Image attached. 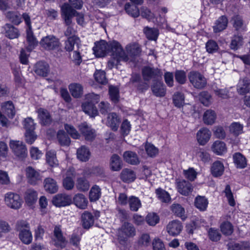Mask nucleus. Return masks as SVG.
I'll use <instances>...</instances> for the list:
<instances>
[{"instance_id": "f257e3e1", "label": "nucleus", "mask_w": 250, "mask_h": 250, "mask_svg": "<svg viewBox=\"0 0 250 250\" xmlns=\"http://www.w3.org/2000/svg\"><path fill=\"white\" fill-rule=\"evenodd\" d=\"M93 50L96 57H103L110 53L111 56L113 58L122 59L125 61L129 60L121 44L116 41L107 42L104 40H101L95 43Z\"/></svg>"}, {"instance_id": "f03ea898", "label": "nucleus", "mask_w": 250, "mask_h": 250, "mask_svg": "<svg viewBox=\"0 0 250 250\" xmlns=\"http://www.w3.org/2000/svg\"><path fill=\"white\" fill-rule=\"evenodd\" d=\"M61 11L65 23L67 25H69L71 23V19L74 16L78 17L77 21L79 24H81L83 22V17L72 8V6L68 3H64L61 6Z\"/></svg>"}, {"instance_id": "7ed1b4c3", "label": "nucleus", "mask_w": 250, "mask_h": 250, "mask_svg": "<svg viewBox=\"0 0 250 250\" xmlns=\"http://www.w3.org/2000/svg\"><path fill=\"white\" fill-rule=\"evenodd\" d=\"M41 46L47 51L57 50L60 47L59 39L53 35L43 37L40 42Z\"/></svg>"}, {"instance_id": "20e7f679", "label": "nucleus", "mask_w": 250, "mask_h": 250, "mask_svg": "<svg viewBox=\"0 0 250 250\" xmlns=\"http://www.w3.org/2000/svg\"><path fill=\"white\" fill-rule=\"evenodd\" d=\"M188 79L194 87L198 89L203 88L207 84L206 78L198 72H190L188 75Z\"/></svg>"}, {"instance_id": "39448f33", "label": "nucleus", "mask_w": 250, "mask_h": 250, "mask_svg": "<svg viewBox=\"0 0 250 250\" xmlns=\"http://www.w3.org/2000/svg\"><path fill=\"white\" fill-rule=\"evenodd\" d=\"M5 202L9 208L17 209L21 207L22 200L18 194L10 192L5 194Z\"/></svg>"}, {"instance_id": "423d86ee", "label": "nucleus", "mask_w": 250, "mask_h": 250, "mask_svg": "<svg viewBox=\"0 0 250 250\" xmlns=\"http://www.w3.org/2000/svg\"><path fill=\"white\" fill-rule=\"evenodd\" d=\"M26 176L27 182L31 185H36L41 183L42 176L39 171L36 170L32 167L29 166L25 169Z\"/></svg>"}, {"instance_id": "0eeeda50", "label": "nucleus", "mask_w": 250, "mask_h": 250, "mask_svg": "<svg viewBox=\"0 0 250 250\" xmlns=\"http://www.w3.org/2000/svg\"><path fill=\"white\" fill-rule=\"evenodd\" d=\"M10 147L17 157L24 158L27 156V149L23 142L11 141L10 142Z\"/></svg>"}, {"instance_id": "6e6552de", "label": "nucleus", "mask_w": 250, "mask_h": 250, "mask_svg": "<svg viewBox=\"0 0 250 250\" xmlns=\"http://www.w3.org/2000/svg\"><path fill=\"white\" fill-rule=\"evenodd\" d=\"M143 79L145 81H149L152 79L161 77L162 72L160 70L154 69L149 66H145L142 71Z\"/></svg>"}, {"instance_id": "1a4fd4ad", "label": "nucleus", "mask_w": 250, "mask_h": 250, "mask_svg": "<svg viewBox=\"0 0 250 250\" xmlns=\"http://www.w3.org/2000/svg\"><path fill=\"white\" fill-rule=\"evenodd\" d=\"M52 202L56 207H65L71 204L72 199L69 195L64 194H58L53 197Z\"/></svg>"}, {"instance_id": "9d476101", "label": "nucleus", "mask_w": 250, "mask_h": 250, "mask_svg": "<svg viewBox=\"0 0 250 250\" xmlns=\"http://www.w3.org/2000/svg\"><path fill=\"white\" fill-rule=\"evenodd\" d=\"M79 130L87 141L92 142L96 137L95 131L85 123L79 125Z\"/></svg>"}, {"instance_id": "9b49d317", "label": "nucleus", "mask_w": 250, "mask_h": 250, "mask_svg": "<svg viewBox=\"0 0 250 250\" xmlns=\"http://www.w3.org/2000/svg\"><path fill=\"white\" fill-rule=\"evenodd\" d=\"M40 123L44 126H49L52 123L53 119L49 111L44 108H40L37 110Z\"/></svg>"}, {"instance_id": "f8f14e48", "label": "nucleus", "mask_w": 250, "mask_h": 250, "mask_svg": "<svg viewBox=\"0 0 250 250\" xmlns=\"http://www.w3.org/2000/svg\"><path fill=\"white\" fill-rule=\"evenodd\" d=\"M211 133L207 128H201L197 133L196 137L199 144L205 145L210 139Z\"/></svg>"}, {"instance_id": "ddd939ff", "label": "nucleus", "mask_w": 250, "mask_h": 250, "mask_svg": "<svg viewBox=\"0 0 250 250\" xmlns=\"http://www.w3.org/2000/svg\"><path fill=\"white\" fill-rule=\"evenodd\" d=\"M82 226L85 229H89L94 223L95 218L90 212L84 211L81 215Z\"/></svg>"}, {"instance_id": "4468645a", "label": "nucleus", "mask_w": 250, "mask_h": 250, "mask_svg": "<svg viewBox=\"0 0 250 250\" xmlns=\"http://www.w3.org/2000/svg\"><path fill=\"white\" fill-rule=\"evenodd\" d=\"M153 94L156 97H164L166 93V89L164 84L159 81L154 82L151 85Z\"/></svg>"}, {"instance_id": "2eb2a0df", "label": "nucleus", "mask_w": 250, "mask_h": 250, "mask_svg": "<svg viewBox=\"0 0 250 250\" xmlns=\"http://www.w3.org/2000/svg\"><path fill=\"white\" fill-rule=\"evenodd\" d=\"M177 187L178 192L185 196L188 195L193 190L192 185L184 180L177 183Z\"/></svg>"}, {"instance_id": "dca6fc26", "label": "nucleus", "mask_w": 250, "mask_h": 250, "mask_svg": "<svg viewBox=\"0 0 250 250\" xmlns=\"http://www.w3.org/2000/svg\"><path fill=\"white\" fill-rule=\"evenodd\" d=\"M182 229V223L178 220H173L169 222L167 227V232L170 234H179Z\"/></svg>"}, {"instance_id": "f3484780", "label": "nucleus", "mask_w": 250, "mask_h": 250, "mask_svg": "<svg viewBox=\"0 0 250 250\" xmlns=\"http://www.w3.org/2000/svg\"><path fill=\"white\" fill-rule=\"evenodd\" d=\"M233 27L238 32H242L246 30L247 26L242 18L239 15H235L232 17Z\"/></svg>"}, {"instance_id": "a211bd4d", "label": "nucleus", "mask_w": 250, "mask_h": 250, "mask_svg": "<svg viewBox=\"0 0 250 250\" xmlns=\"http://www.w3.org/2000/svg\"><path fill=\"white\" fill-rule=\"evenodd\" d=\"M250 90V80L247 78L240 79L237 85V90L240 95L248 93Z\"/></svg>"}, {"instance_id": "6ab92c4d", "label": "nucleus", "mask_w": 250, "mask_h": 250, "mask_svg": "<svg viewBox=\"0 0 250 250\" xmlns=\"http://www.w3.org/2000/svg\"><path fill=\"white\" fill-rule=\"evenodd\" d=\"M109 166L110 169L113 171H120L122 168V161L116 154H113L110 159Z\"/></svg>"}, {"instance_id": "aec40b11", "label": "nucleus", "mask_w": 250, "mask_h": 250, "mask_svg": "<svg viewBox=\"0 0 250 250\" xmlns=\"http://www.w3.org/2000/svg\"><path fill=\"white\" fill-rule=\"evenodd\" d=\"M124 160L128 164L132 165H137L140 160L137 154L133 151H126L123 154Z\"/></svg>"}, {"instance_id": "412c9836", "label": "nucleus", "mask_w": 250, "mask_h": 250, "mask_svg": "<svg viewBox=\"0 0 250 250\" xmlns=\"http://www.w3.org/2000/svg\"><path fill=\"white\" fill-rule=\"evenodd\" d=\"M120 122V118L116 113L113 112L108 114L107 120V125L113 131L118 130Z\"/></svg>"}, {"instance_id": "4be33fe9", "label": "nucleus", "mask_w": 250, "mask_h": 250, "mask_svg": "<svg viewBox=\"0 0 250 250\" xmlns=\"http://www.w3.org/2000/svg\"><path fill=\"white\" fill-rule=\"evenodd\" d=\"M121 179L125 183H130L136 179V174L134 171L129 168L122 170L120 174Z\"/></svg>"}, {"instance_id": "5701e85b", "label": "nucleus", "mask_w": 250, "mask_h": 250, "mask_svg": "<svg viewBox=\"0 0 250 250\" xmlns=\"http://www.w3.org/2000/svg\"><path fill=\"white\" fill-rule=\"evenodd\" d=\"M34 71L38 75L46 77L49 72V65L46 62H39L36 64Z\"/></svg>"}, {"instance_id": "b1692460", "label": "nucleus", "mask_w": 250, "mask_h": 250, "mask_svg": "<svg viewBox=\"0 0 250 250\" xmlns=\"http://www.w3.org/2000/svg\"><path fill=\"white\" fill-rule=\"evenodd\" d=\"M73 202L79 208L84 209L87 206L88 200L83 194L78 193L73 197Z\"/></svg>"}, {"instance_id": "393cba45", "label": "nucleus", "mask_w": 250, "mask_h": 250, "mask_svg": "<svg viewBox=\"0 0 250 250\" xmlns=\"http://www.w3.org/2000/svg\"><path fill=\"white\" fill-rule=\"evenodd\" d=\"M57 140L61 146H69L71 143L70 139L66 132L63 130H59L57 133Z\"/></svg>"}, {"instance_id": "a878e982", "label": "nucleus", "mask_w": 250, "mask_h": 250, "mask_svg": "<svg viewBox=\"0 0 250 250\" xmlns=\"http://www.w3.org/2000/svg\"><path fill=\"white\" fill-rule=\"evenodd\" d=\"M45 190L50 193H54L58 191L56 182L52 178H46L43 182Z\"/></svg>"}, {"instance_id": "bb28decb", "label": "nucleus", "mask_w": 250, "mask_h": 250, "mask_svg": "<svg viewBox=\"0 0 250 250\" xmlns=\"http://www.w3.org/2000/svg\"><path fill=\"white\" fill-rule=\"evenodd\" d=\"M224 171L223 164L219 161L214 162L211 167V172L215 177H220L223 175Z\"/></svg>"}, {"instance_id": "cd10ccee", "label": "nucleus", "mask_w": 250, "mask_h": 250, "mask_svg": "<svg viewBox=\"0 0 250 250\" xmlns=\"http://www.w3.org/2000/svg\"><path fill=\"white\" fill-rule=\"evenodd\" d=\"M233 160L237 168H244L247 165L246 158L240 152L235 153L233 155Z\"/></svg>"}, {"instance_id": "c85d7f7f", "label": "nucleus", "mask_w": 250, "mask_h": 250, "mask_svg": "<svg viewBox=\"0 0 250 250\" xmlns=\"http://www.w3.org/2000/svg\"><path fill=\"white\" fill-rule=\"evenodd\" d=\"M16 229L19 234H31L29 224L25 221H18L16 225Z\"/></svg>"}, {"instance_id": "c756f323", "label": "nucleus", "mask_w": 250, "mask_h": 250, "mask_svg": "<svg viewBox=\"0 0 250 250\" xmlns=\"http://www.w3.org/2000/svg\"><path fill=\"white\" fill-rule=\"evenodd\" d=\"M83 111L90 116L94 117L98 115V110L95 104H91L87 102H84L82 104Z\"/></svg>"}, {"instance_id": "7c9ffc66", "label": "nucleus", "mask_w": 250, "mask_h": 250, "mask_svg": "<svg viewBox=\"0 0 250 250\" xmlns=\"http://www.w3.org/2000/svg\"><path fill=\"white\" fill-rule=\"evenodd\" d=\"M4 28L5 31V36L8 38L13 39L17 38L19 36L20 33L18 29L13 25L7 23L5 25Z\"/></svg>"}, {"instance_id": "2f4dec72", "label": "nucleus", "mask_w": 250, "mask_h": 250, "mask_svg": "<svg viewBox=\"0 0 250 250\" xmlns=\"http://www.w3.org/2000/svg\"><path fill=\"white\" fill-rule=\"evenodd\" d=\"M37 193L33 189H28L25 192L24 199L26 203L29 206L33 205L37 200Z\"/></svg>"}, {"instance_id": "473e14b6", "label": "nucleus", "mask_w": 250, "mask_h": 250, "mask_svg": "<svg viewBox=\"0 0 250 250\" xmlns=\"http://www.w3.org/2000/svg\"><path fill=\"white\" fill-rule=\"evenodd\" d=\"M170 209L175 215L180 217L183 220L187 218L185 208L180 204H173L170 207Z\"/></svg>"}, {"instance_id": "72a5a7b5", "label": "nucleus", "mask_w": 250, "mask_h": 250, "mask_svg": "<svg viewBox=\"0 0 250 250\" xmlns=\"http://www.w3.org/2000/svg\"><path fill=\"white\" fill-rule=\"evenodd\" d=\"M2 112L5 114L10 118H13L15 114L14 106L12 102L8 101L1 105Z\"/></svg>"}, {"instance_id": "f704fd0d", "label": "nucleus", "mask_w": 250, "mask_h": 250, "mask_svg": "<svg viewBox=\"0 0 250 250\" xmlns=\"http://www.w3.org/2000/svg\"><path fill=\"white\" fill-rule=\"evenodd\" d=\"M77 155L80 161L86 162L90 158V152L87 147L83 146L77 149Z\"/></svg>"}, {"instance_id": "c9c22d12", "label": "nucleus", "mask_w": 250, "mask_h": 250, "mask_svg": "<svg viewBox=\"0 0 250 250\" xmlns=\"http://www.w3.org/2000/svg\"><path fill=\"white\" fill-rule=\"evenodd\" d=\"M80 42V39L78 37L75 35L69 37L67 40L65 41L64 49L67 51H71L74 49L75 44H76L78 48L79 47Z\"/></svg>"}, {"instance_id": "e433bc0d", "label": "nucleus", "mask_w": 250, "mask_h": 250, "mask_svg": "<svg viewBox=\"0 0 250 250\" xmlns=\"http://www.w3.org/2000/svg\"><path fill=\"white\" fill-rule=\"evenodd\" d=\"M228 23L227 18L225 16H221L216 21L215 25L213 26L214 31L219 32L223 31L227 27Z\"/></svg>"}, {"instance_id": "4c0bfd02", "label": "nucleus", "mask_w": 250, "mask_h": 250, "mask_svg": "<svg viewBox=\"0 0 250 250\" xmlns=\"http://www.w3.org/2000/svg\"><path fill=\"white\" fill-rule=\"evenodd\" d=\"M69 89L72 96L74 98H79L83 94V88L79 83H71L69 85Z\"/></svg>"}, {"instance_id": "58836bf2", "label": "nucleus", "mask_w": 250, "mask_h": 250, "mask_svg": "<svg viewBox=\"0 0 250 250\" xmlns=\"http://www.w3.org/2000/svg\"><path fill=\"white\" fill-rule=\"evenodd\" d=\"M26 40L28 43L27 46V49L31 51L35 46L37 45V42L36 39L33 35L31 29H30V28H28L26 30Z\"/></svg>"}, {"instance_id": "ea45409f", "label": "nucleus", "mask_w": 250, "mask_h": 250, "mask_svg": "<svg viewBox=\"0 0 250 250\" xmlns=\"http://www.w3.org/2000/svg\"><path fill=\"white\" fill-rule=\"evenodd\" d=\"M46 160L48 164L51 167H58L59 166L58 161L56 158L55 151H49L46 153Z\"/></svg>"}, {"instance_id": "a19ab883", "label": "nucleus", "mask_w": 250, "mask_h": 250, "mask_svg": "<svg viewBox=\"0 0 250 250\" xmlns=\"http://www.w3.org/2000/svg\"><path fill=\"white\" fill-rule=\"evenodd\" d=\"M76 186L78 190L81 191H86L89 189L90 185L85 178L80 177L77 179Z\"/></svg>"}, {"instance_id": "79ce46f5", "label": "nucleus", "mask_w": 250, "mask_h": 250, "mask_svg": "<svg viewBox=\"0 0 250 250\" xmlns=\"http://www.w3.org/2000/svg\"><path fill=\"white\" fill-rule=\"evenodd\" d=\"M216 114L213 110L206 111L203 116V121L205 124L211 125L214 123L216 119Z\"/></svg>"}, {"instance_id": "37998d69", "label": "nucleus", "mask_w": 250, "mask_h": 250, "mask_svg": "<svg viewBox=\"0 0 250 250\" xmlns=\"http://www.w3.org/2000/svg\"><path fill=\"white\" fill-rule=\"evenodd\" d=\"M243 43V38L242 35H234L231 41L230 47L231 49L236 50L241 46Z\"/></svg>"}, {"instance_id": "c03bdc74", "label": "nucleus", "mask_w": 250, "mask_h": 250, "mask_svg": "<svg viewBox=\"0 0 250 250\" xmlns=\"http://www.w3.org/2000/svg\"><path fill=\"white\" fill-rule=\"evenodd\" d=\"M108 93L110 98L114 104L118 103L119 101V90L118 87L110 85L109 86Z\"/></svg>"}, {"instance_id": "a18cd8bd", "label": "nucleus", "mask_w": 250, "mask_h": 250, "mask_svg": "<svg viewBox=\"0 0 250 250\" xmlns=\"http://www.w3.org/2000/svg\"><path fill=\"white\" fill-rule=\"evenodd\" d=\"M212 149L217 154H222L226 150V144L223 142L216 141L212 145Z\"/></svg>"}, {"instance_id": "49530a36", "label": "nucleus", "mask_w": 250, "mask_h": 250, "mask_svg": "<svg viewBox=\"0 0 250 250\" xmlns=\"http://www.w3.org/2000/svg\"><path fill=\"white\" fill-rule=\"evenodd\" d=\"M126 48L127 53L131 57L138 56L141 52L140 47L137 43L128 45Z\"/></svg>"}, {"instance_id": "de8ad7c7", "label": "nucleus", "mask_w": 250, "mask_h": 250, "mask_svg": "<svg viewBox=\"0 0 250 250\" xmlns=\"http://www.w3.org/2000/svg\"><path fill=\"white\" fill-rule=\"evenodd\" d=\"M125 8L126 12L132 17L136 18L139 16V10L136 5L127 3L125 5Z\"/></svg>"}, {"instance_id": "09e8293b", "label": "nucleus", "mask_w": 250, "mask_h": 250, "mask_svg": "<svg viewBox=\"0 0 250 250\" xmlns=\"http://www.w3.org/2000/svg\"><path fill=\"white\" fill-rule=\"evenodd\" d=\"M130 209L133 211H137L141 207V203L138 198L132 196L128 199Z\"/></svg>"}, {"instance_id": "8fccbe9b", "label": "nucleus", "mask_w": 250, "mask_h": 250, "mask_svg": "<svg viewBox=\"0 0 250 250\" xmlns=\"http://www.w3.org/2000/svg\"><path fill=\"white\" fill-rule=\"evenodd\" d=\"M120 232L124 234H134L135 229L133 225L128 222H125L119 229Z\"/></svg>"}, {"instance_id": "3c124183", "label": "nucleus", "mask_w": 250, "mask_h": 250, "mask_svg": "<svg viewBox=\"0 0 250 250\" xmlns=\"http://www.w3.org/2000/svg\"><path fill=\"white\" fill-rule=\"evenodd\" d=\"M144 32L146 38L150 40L156 41L159 34L158 30L157 29L148 27H146L144 28Z\"/></svg>"}, {"instance_id": "603ef678", "label": "nucleus", "mask_w": 250, "mask_h": 250, "mask_svg": "<svg viewBox=\"0 0 250 250\" xmlns=\"http://www.w3.org/2000/svg\"><path fill=\"white\" fill-rule=\"evenodd\" d=\"M52 239L55 246L62 249L65 247L67 243V241L63 235H53Z\"/></svg>"}, {"instance_id": "864d4df0", "label": "nucleus", "mask_w": 250, "mask_h": 250, "mask_svg": "<svg viewBox=\"0 0 250 250\" xmlns=\"http://www.w3.org/2000/svg\"><path fill=\"white\" fill-rule=\"evenodd\" d=\"M208 204V200L204 196H197L195 200V206L201 210L206 209Z\"/></svg>"}, {"instance_id": "5fc2aeb1", "label": "nucleus", "mask_w": 250, "mask_h": 250, "mask_svg": "<svg viewBox=\"0 0 250 250\" xmlns=\"http://www.w3.org/2000/svg\"><path fill=\"white\" fill-rule=\"evenodd\" d=\"M6 17L11 22L16 25L19 24L21 21L20 14L16 12H8Z\"/></svg>"}, {"instance_id": "6e6d98bb", "label": "nucleus", "mask_w": 250, "mask_h": 250, "mask_svg": "<svg viewBox=\"0 0 250 250\" xmlns=\"http://www.w3.org/2000/svg\"><path fill=\"white\" fill-rule=\"evenodd\" d=\"M158 197L162 202L164 203H168L170 200V196L169 193L166 190L159 188L156 190L155 191Z\"/></svg>"}, {"instance_id": "4d7b16f0", "label": "nucleus", "mask_w": 250, "mask_h": 250, "mask_svg": "<svg viewBox=\"0 0 250 250\" xmlns=\"http://www.w3.org/2000/svg\"><path fill=\"white\" fill-rule=\"evenodd\" d=\"M101 196V189L97 186L93 187L89 192V199L91 202L98 200Z\"/></svg>"}, {"instance_id": "13d9d810", "label": "nucleus", "mask_w": 250, "mask_h": 250, "mask_svg": "<svg viewBox=\"0 0 250 250\" xmlns=\"http://www.w3.org/2000/svg\"><path fill=\"white\" fill-rule=\"evenodd\" d=\"M185 97L183 94L180 92H176L173 96V102L174 104L180 107L184 104Z\"/></svg>"}, {"instance_id": "bf43d9fd", "label": "nucleus", "mask_w": 250, "mask_h": 250, "mask_svg": "<svg viewBox=\"0 0 250 250\" xmlns=\"http://www.w3.org/2000/svg\"><path fill=\"white\" fill-rule=\"evenodd\" d=\"M243 126L239 123H233L229 126L230 132L234 136H238L243 132Z\"/></svg>"}, {"instance_id": "052dcab7", "label": "nucleus", "mask_w": 250, "mask_h": 250, "mask_svg": "<svg viewBox=\"0 0 250 250\" xmlns=\"http://www.w3.org/2000/svg\"><path fill=\"white\" fill-rule=\"evenodd\" d=\"M146 220L148 225L154 226L159 222V217L155 213H149L146 216Z\"/></svg>"}, {"instance_id": "680f3d73", "label": "nucleus", "mask_w": 250, "mask_h": 250, "mask_svg": "<svg viewBox=\"0 0 250 250\" xmlns=\"http://www.w3.org/2000/svg\"><path fill=\"white\" fill-rule=\"evenodd\" d=\"M145 149L147 155L151 157H154L158 153V149L154 145L150 143H146L145 146Z\"/></svg>"}, {"instance_id": "e2e57ef3", "label": "nucleus", "mask_w": 250, "mask_h": 250, "mask_svg": "<svg viewBox=\"0 0 250 250\" xmlns=\"http://www.w3.org/2000/svg\"><path fill=\"white\" fill-rule=\"evenodd\" d=\"M211 99V95L207 91H202L199 94V100L205 106L209 104Z\"/></svg>"}, {"instance_id": "0e129e2a", "label": "nucleus", "mask_w": 250, "mask_h": 250, "mask_svg": "<svg viewBox=\"0 0 250 250\" xmlns=\"http://www.w3.org/2000/svg\"><path fill=\"white\" fill-rule=\"evenodd\" d=\"M220 229L224 234H231L233 232V226L229 222H225L221 224Z\"/></svg>"}, {"instance_id": "69168bd1", "label": "nucleus", "mask_w": 250, "mask_h": 250, "mask_svg": "<svg viewBox=\"0 0 250 250\" xmlns=\"http://www.w3.org/2000/svg\"><path fill=\"white\" fill-rule=\"evenodd\" d=\"M64 129L67 131V133H68L72 138L74 139H78L79 138V133L73 126L65 124L64 125Z\"/></svg>"}, {"instance_id": "338daca9", "label": "nucleus", "mask_w": 250, "mask_h": 250, "mask_svg": "<svg viewBox=\"0 0 250 250\" xmlns=\"http://www.w3.org/2000/svg\"><path fill=\"white\" fill-rule=\"evenodd\" d=\"M206 48L207 52L209 53H213L218 50L219 47L215 41L209 40L206 43Z\"/></svg>"}, {"instance_id": "774afa93", "label": "nucleus", "mask_w": 250, "mask_h": 250, "mask_svg": "<svg viewBox=\"0 0 250 250\" xmlns=\"http://www.w3.org/2000/svg\"><path fill=\"white\" fill-rule=\"evenodd\" d=\"M62 184L64 188L68 190L73 189L74 186L73 178L68 175L63 179Z\"/></svg>"}]
</instances>
